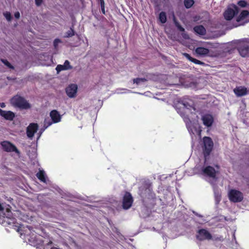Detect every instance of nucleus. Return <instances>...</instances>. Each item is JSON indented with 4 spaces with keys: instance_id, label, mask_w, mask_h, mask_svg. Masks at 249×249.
Instances as JSON below:
<instances>
[{
    "instance_id": "f257e3e1",
    "label": "nucleus",
    "mask_w": 249,
    "mask_h": 249,
    "mask_svg": "<svg viewBox=\"0 0 249 249\" xmlns=\"http://www.w3.org/2000/svg\"><path fill=\"white\" fill-rule=\"evenodd\" d=\"M28 230L25 231L24 235L25 239L27 241L29 244L32 246H36L41 243L39 240V235L33 230V228L31 226L27 227Z\"/></svg>"
},
{
    "instance_id": "f03ea898",
    "label": "nucleus",
    "mask_w": 249,
    "mask_h": 249,
    "mask_svg": "<svg viewBox=\"0 0 249 249\" xmlns=\"http://www.w3.org/2000/svg\"><path fill=\"white\" fill-rule=\"evenodd\" d=\"M10 103L13 107L21 109H27L31 107L30 104L24 97L18 95L13 97Z\"/></svg>"
},
{
    "instance_id": "7ed1b4c3",
    "label": "nucleus",
    "mask_w": 249,
    "mask_h": 249,
    "mask_svg": "<svg viewBox=\"0 0 249 249\" xmlns=\"http://www.w3.org/2000/svg\"><path fill=\"white\" fill-rule=\"evenodd\" d=\"M203 153L205 158L208 157L213 147V142L212 139L209 137H204L203 138Z\"/></svg>"
},
{
    "instance_id": "20e7f679",
    "label": "nucleus",
    "mask_w": 249,
    "mask_h": 249,
    "mask_svg": "<svg viewBox=\"0 0 249 249\" xmlns=\"http://www.w3.org/2000/svg\"><path fill=\"white\" fill-rule=\"evenodd\" d=\"M228 196L230 200L234 203L241 202L244 198L243 193L235 189H231L228 193Z\"/></svg>"
},
{
    "instance_id": "39448f33",
    "label": "nucleus",
    "mask_w": 249,
    "mask_h": 249,
    "mask_svg": "<svg viewBox=\"0 0 249 249\" xmlns=\"http://www.w3.org/2000/svg\"><path fill=\"white\" fill-rule=\"evenodd\" d=\"M238 12V8L235 4L229 5L224 13V18L227 20H231Z\"/></svg>"
},
{
    "instance_id": "423d86ee",
    "label": "nucleus",
    "mask_w": 249,
    "mask_h": 249,
    "mask_svg": "<svg viewBox=\"0 0 249 249\" xmlns=\"http://www.w3.org/2000/svg\"><path fill=\"white\" fill-rule=\"evenodd\" d=\"M196 238L200 241L210 240L212 239V235L207 230L201 229L197 231Z\"/></svg>"
},
{
    "instance_id": "0eeeda50",
    "label": "nucleus",
    "mask_w": 249,
    "mask_h": 249,
    "mask_svg": "<svg viewBox=\"0 0 249 249\" xmlns=\"http://www.w3.org/2000/svg\"><path fill=\"white\" fill-rule=\"evenodd\" d=\"M133 202V198L131 194L128 192H125L123 198L122 206L124 209H129Z\"/></svg>"
},
{
    "instance_id": "6e6552de",
    "label": "nucleus",
    "mask_w": 249,
    "mask_h": 249,
    "mask_svg": "<svg viewBox=\"0 0 249 249\" xmlns=\"http://www.w3.org/2000/svg\"><path fill=\"white\" fill-rule=\"evenodd\" d=\"M147 79H133L129 83V87L131 88H143L146 87L147 85L146 82Z\"/></svg>"
},
{
    "instance_id": "1a4fd4ad",
    "label": "nucleus",
    "mask_w": 249,
    "mask_h": 249,
    "mask_svg": "<svg viewBox=\"0 0 249 249\" xmlns=\"http://www.w3.org/2000/svg\"><path fill=\"white\" fill-rule=\"evenodd\" d=\"M3 149L7 152H15L16 153H19V151L16 146L8 141H3L1 143Z\"/></svg>"
},
{
    "instance_id": "9d476101",
    "label": "nucleus",
    "mask_w": 249,
    "mask_h": 249,
    "mask_svg": "<svg viewBox=\"0 0 249 249\" xmlns=\"http://www.w3.org/2000/svg\"><path fill=\"white\" fill-rule=\"evenodd\" d=\"M38 125L36 123H31L27 127L26 134L28 138H32L37 131Z\"/></svg>"
},
{
    "instance_id": "9b49d317",
    "label": "nucleus",
    "mask_w": 249,
    "mask_h": 249,
    "mask_svg": "<svg viewBox=\"0 0 249 249\" xmlns=\"http://www.w3.org/2000/svg\"><path fill=\"white\" fill-rule=\"evenodd\" d=\"M77 90V86L76 84H71L66 88V92L70 98L75 97Z\"/></svg>"
},
{
    "instance_id": "f8f14e48",
    "label": "nucleus",
    "mask_w": 249,
    "mask_h": 249,
    "mask_svg": "<svg viewBox=\"0 0 249 249\" xmlns=\"http://www.w3.org/2000/svg\"><path fill=\"white\" fill-rule=\"evenodd\" d=\"M0 116L8 121H13L15 117V114L11 111L3 110L0 108Z\"/></svg>"
},
{
    "instance_id": "ddd939ff",
    "label": "nucleus",
    "mask_w": 249,
    "mask_h": 249,
    "mask_svg": "<svg viewBox=\"0 0 249 249\" xmlns=\"http://www.w3.org/2000/svg\"><path fill=\"white\" fill-rule=\"evenodd\" d=\"M201 119L204 125L207 127L211 126L213 122V116L209 114H206L202 116Z\"/></svg>"
},
{
    "instance_id": "4468645a",
    "label": "nucleus",
    "mask_w": 249,
    "mask_h": 249,
    "mask_svg": "<svg viewBox=\"0 0 249 249\" xmlns=\"http://www.w3.org/2000/svg\"><path fill=\"white\" fill-rule=\"evenodd\" d=\"M233 92L237 97L243 96L248 94L247 89L244 86L236 87L233 89Z\"/></svg>"
},
{
    "instance_id": "2eb2a0df",
    "label": "nucleus",
    "mask_w": 249,
    "mask_h": 249,
    "mask_svg": "<svg viewBox=\"0 0 249 249\" xmlns=\"http://www.w3.org/2000/svg\"><path fill=\"white\" fill-rule=\"evenodd\" d=\"M202 172L203 174L213 178L216 176L215 170L211 166H207L202 170Z\"/></svg>"
},
{
    "instance_id": "dca6fc26",
    "label": "nucleus",
    "mask_w": 249,
    "mask_h": 249,
    "mask_svg": "<svg viewBox=\"0 0 249 249\" xmlns=\"http://www.w3.org/2000/svg\"><path fill=\"white\" fill-rule=\"evenodd\" d=\"M50 116L53 123H57L60 122L61 116L56 110H53L50 113Z\"/></svg>"
},
{
    "instance_id": "f3484780",
    "label": "nucleus",
    "mask_w": 249,
    "mask_h": 249,
    "mask_svg": "<svg viewBox=\"0 0 249 249\" xmlns=\"http://www.w3.org/2000/svg\"><path fill=\"white\" fill-rule=\"evenodd\" d=\"M72 67L70 65L68 60H66L63 65H58L56 67V70L58 73L62 71H66L71 70Z\"/></svg>"
},
{
    "instance_id": "a211bd4d",
    "label": "nucleus",
    "mask_w": 249,
    "mask_h": 249,
    "mask_svg": "<svg viewBox=\"0 0 249 249\" xmlns=\"http://www.w3.org/2000/svg\"><path fill=\"white\" fill-rule=\"evenodd\" d=\"M249 16V12L247 10H243L236 18L238 22H242L243 23L248 22L247 18Z\"/></svg>"
},
{
    "instance_id": "6ab92c4d",
    "label": "nucleus",
    "mask_w": 249,
    "mask_h": 249,
    "mask_svg": "<svg viewBox=\"0 0 249 249\" xmlns=\"http://www.w3.org/2000/svg\"><path fill=\"white\" fill-rule=\"evenodd\" d=\"M196 54L200 56H206L209 53V50L204 47H197L195 49Z\"/></svg>"
},
{
    "instance_id": "aec40b11",
    "label": "nucleus",
    "mask_w": 249,
    "mask_h": 249,
    "mask_svg": "<svg viewBox=\"0 0 249 249\" xmlns=\"http://www.w3.org/2000/svg\"><path fill=\"white\" fill-rule=\"evenodd\" d=\"M238 51L242 57L249 56V47L247 45L240 46L238 48Z\"/></svg>"
},
{
    "instance_id": "412c9836",
    "label": "nucleus",
    "mask_w": 249,
    "mask_h": 249,
    "mask_svg": "<svg viewBox=\"0 0 249 249\" xmlns=\"http://www.w3.org/2000/svg\"><path fill=\"white\" fill-rule=\"evenodd\" d=\"M194 31L200 35H204L206 33L205 28L202 25L196 26L194 28Z\"/></svg>"
},
{
    "instance_id": "4be33fe9",
    "label": "nucleus",
    "mask_w": 249,
    "mask_h": 249,
    "mask_svg": "<svg viewBox=\"0 0 249 249\" xmlns=\"http://www.w3.org/2000/svg\"><path fill=\"white\" fill-rule=\"evenodd\" d=\"M183 55L187 58L188 59V60H189L190 61H191V62L194 63L195 64H200V65H202V64H203L204 63L202 62H201L200 61L196 59H195V58H194L193 57H192L188 53H184L183 54Z\"/></svg>"
},
{
    "instance_id": "5701e85b",
    "label": "nucleus",
    "mask_w": 249,
    "mask_h": 249,
    "mask_svg": "<svg viewBox=\"0 0 249 249\" xmlns=\"http://www.w3.org/2000/svg\"><path fill=\"white\" fill-rule=\"evenodd\" d=\"M168 79H163V78H161V79H156V81L158 83H160L161 84V85H159V86H157V87H159V88L160 89H165L166 88V87H167V86L168 85H171V84H165V83L166 82V80H167Z\"/></svg>"
},
{
    "instance_id": "b1692460",
    "label": "nucleus",
    "mask_w": 249,
    "mask_h": 249,
    "mask_svg": "<svg viewBox=\"0 0 249 249\" xmlns=\"http://www.w3.org/2000/svg\"><path fill=\"white\" fill-rule=\"evenodd\" d=\"M37 178L42 182L44 183L46 182V179L45 172L43 170H39V171L36 174Z\"/></svg>"
},
{
    "instance_id": "393cba45",
    "label": "nucleus",
    "mask_w": 249,
    "mask_h": 249,
    "mask_svg": "<svg viewBox=\"0 0 249 249\" xmlns=\"http://www.w3.org/2000/svg\"><path fill=\"white\" fill-rule=\"evenodd\" d=\"M159 19L161 23H164L166 22L167 19L166 14L165 12H161V13H160L159 15Z\"/></svg>"
},
{
    "instance_id": "a878e982",
    "label": "nucleus",
    "mask_w": 249,
    "mask_h": 249,
    "mask_svg": "<svg viewBox=\"0 0 249 249\" xmlns=\"http://www.w3.org/2000/svg\"><path fill=\"white\" fill-rule=\"evenodd\" d=\"M184 3L186 8L191 7L194 3L193 0H184Z\"/></svg>"
},
{
    "instance_id": "bb28decb",
    "label": "nucleus",
    "mask_w": 249,
    "mask_h": 249,
    "mask_svg": "<svg viewBox=\"0 0 249 249\" xmlns=\"http://www.w3.org/2000/svg\"><path fill=\"white\" fill-rule=\"evenodd\" d=\"M73 28V26H72L71 27L70 30L66 33V35L64 36L65 37H70L74 35V31Z\"/></svg>"
},
{
    "instance_id": "cd10ccee",
    "label": "nucleus",
    "mask_w": 249,
    "mask_h": 249,
    "mask_svg": "<svg viewBox=\"0 0 249 249\" xmlns=\"http://www.w3.org/2000/svg\"><path fill=\"white\" fill-rule=\"evenodd\" d=\"M237 4L241 7H246L247 6V2L244 0H240L237 2Z\"/></svg>"
},
{
    "instance_id": "c85d7f7f",
    "label": "nucleus",
    "mask_w": 249,
    "mask_h": 249,
    "mask_svg": "<svg viewBox=\"0 0 249 249\" xmlns=\"http://www.w3.org/2000/svg\"><path fill=\"white\" fill-rule=\"evenodd\" d=\"M1 62L8 68L10 69H13V67L11 64L6 59H1Z\"/></svg>"
},
{
    "instance_id": "c756f323",
    "label": "nucleus",
    "mask_w": 249,
    "mask_h": 249,
    "mask_svg": "<svg viewBox=\"0 0 249 249\" xmlns=\"http://www.w3.org/2000/svg\"><path fill=\"white\" fill-rule=\"evenodd\" d=\"M1 62L8 68L10 69H13V67L11 64L6 59H1Z\"/></svg>"
},
{
    "instance_id": "7c9ffc66",
    "label": "nucleus",
    "mask_w": 249,
    "mask_h": 249,
    "mask_svg": "<svg viewBox=\"0 0 249 249\" xmlns=\"http://www.w3.org/2000/svg\"><path fill=\"white\" fill-rule=\"evenodd\" d=\"M3 15L8 21H10L11 19V15L10 12H6L3 13Z\"/></svg>"
},
{
    "instance_id": "2f4dec72",
    "label": "nucleus",
    "mask_w": 249,
    "mask_h": 249,
    "mask_svg": "<svg viewBox=\"0 0 249 249\" xmlns=\"http://www.w3.org/2000/svg\"><path fill=\"white\" fill-rule=\"evenodd\" d=\"M53 123V121L51 122L50 121H47L45 120L44 121V126L47 128L52 125Z\"/></svg>"
},
{
    "instance_id": "473e14b6",
    "label": "nucleus",
    "mask_w": 249,
    "mask_h": 249,
    "mask_svg": "<svg viewBox=\"0 0 249 249\" xmlns=\"http://www.w3.org/2000/svg\"><path fill=\"white\" fill-rule=\"evenodd\" d=\"M6 212H7V215H6V217L11 219V217L12 216V213L9 209H6Z\"/></svg>"
},
{
    "instance_id": "72a5a7b5",
    "label": "nucleus",
    "mask_w": 249,
    "mask_h": 249,
    "mask_svg": "<svg viewBox=\"0 0 249 249\" xmlns=\"http://www.w3.org/2000/svg\"><path fill=\"white\" fill-rule=\"evenodd\" d=\"M61 42L60 40L59 39H55L53 41V45L55 48H56L57 46L58 43H59Z\"/></svg>"
},
{
    "instance_id": "f704fd0d",
    "label": "nucleus",
    "mask_w": 249,
    "mask_h": 249,
    "mask_svg": "<svg viewBox=\"0 0 249 249\" xmlns=\"http://www.w3.org/2000/svg\"><path fill=\"white\" fill-rule=\"evenodd\" d=\"M42 2L43 0H35V3L37 6L41 5Z\"/></svg>"
},
{
    "instance_id": "c9c22d12",
    "label": "nucleus",
    "mask_w": 249,
    "mask_h": 249,
    "mask_svg": "<svg viewBox=\"0 0 249 249\" xmlns=\"http://www.w3.org/2000/svg\"><path fill=\"white\" fill-rule=\"evenodd\" d=\"M176 25L177 27H178V29L180 31H181V32L184 31V29L182 27H181L179 24L176 23Z\"/></svg>"
},
{
    "instance_id": "e433bc0d",
    "label": "nucleus",
    "mask_w": 249,
    "mask_h": 249,
    "mask_svg": "<svg viewBox=\"0 0 249 249\" xmlns=\"http://www.w3.org/2000/svg\"><path fill=\"white\" fill-rule=\"evenodd\" d=\"M212 240H213L214 241H222L223 240V237H222V236L214 237L213 238L212 237Z\"/></svg>"
},
{
    "instance_id": "4c0bfd02",
    "label": "nucleus",
    "mask_w": 249,
    "mask_h": 249,
    "mask_svg": "<svg viewBox=\"0 0 249 249\" xmlns=\"http://www.w3.org/2000/svg\"><path fill=\"white\" fill-rule=\"evenodd\" d=\"M98 2H99L101 5V7H103L105 6V1L104 0H96Z\"/></svg>"
},
{
    "instance_id": "58836bf2",
    "label": "nucleus",
    "mask_w": 249,
    "mask_h": 249,
    "mask_svg": "<svg viewBox=\"0 0 249 249\" xmlns=\"http://www.w3.org/2000/svg\"><path fill=\"white\" fill-rule=\"evenodd\" d=\"M14 16L16 18L18 19L20 17V14L18 12H17L15 13Z\"/></svg>"
},
{
    "instance_id": "ea45409f",
    "label": "nucleus",
    "mask_w": 249,
    "mask_h": 249,
    "mask_svg": "<svg viewBox=\"0 0 249 249\" xmlns=\"http://www.w3.org/2000/svg\"><path fill=\"white\" fill-rule=\"evenodd\" d=\"M190 87H193V88H196V85L195 83H192L191 82L190 84Z\"/></svg>"
},
{
    "instance_id": "a19ab883",
    "label": "nucleus",
    "mask_w": 249,
    "mask_h": 249,
    "mask_svg": "<svg viewBox=\"0 0 249 249\" xmlns=\"http://www.w3.org/2000/svg\"><path fill=\"white\" fill-rule=\"evenodd\" d=\"M0 107H1V108H4L5 107V104L4 103H0Z\"/></svg>"
},
{
    "instance_id": "79ce46f5",
    "label": "nucleus",
    "mask_w": 249,
    "mask_h": 249,
    "mask_svg": "<svg viewBox=\"0 0 249 249\" xmlns=\"http://www.w3.org/2000/svg\"><path fill=\"white\" fill-rule=\"evenodd\" d=\"M101 7V10H102V13L105 14V6H104L103 7Z\"/></svg>"
},
{
    "instance_id": "37998d69",
    "label": "nucleus",
    "mask_w": 249,
    "mask_h": 249,
    "mask_svg": "<svg viewBox=\"0 0 249 249\" xmlns=\"http://www.w3.org/2000/svg\"><path fill=\"white\" fill-rule=\"evenodd\" d=\"M182 36L184 38H188V35H187L186 34H182Z\"/></svg>"
},
{
    "instance_id": "c03bdc74",
    "label": "nucleus",
    "mask_w": 249,
    "mask_h": 249,
    "mask_svg": "<svg viewBox=\"0 0 249 249\" xmlns=\"http://www.w3.org/2000/svg\"><path fill=\"white\" fill-rule=\"evenodd\" d=\"M3 209L2 206H1V204L0 203V211L2 210Z\"/></svg>"
},
{
    "instance_id": "a18cd8bd",
    "label": "nucleus",
    "mask_w": 249,
    "mask_h": 249,
    "mask_svg": "<svg viewBox=\"0 0 249 249\" xmlns=\"http://www.w3.org/2000/svg\"><path fill=\"white\" fill-rule=\"evenodd\" d=\"M51 249H58L53 247V248H51Z\"/></svg>"
},
{
    "instance_id": "49530a36",
    "label": "nucleus",
    "mask_w": 249,
    "mask_h": 249,
    "mask_svg": "<svg viewBox=\"0 0 249 249\" xmlns=\"http://www.w3.org/2000/svg\"><path fill=\"white\" fill-rule=\"evenodd\" d=\"M183 105L184 107H186V105L185 104H183Z\"/></svg>"
},
{
    "instance_id": "de8ad7c7",
    "label": "nucleus",
    "mask_w": 249,
    "mask_h": 249,
    "mask_svg": "<svg viewBox=\"0 0 249 249\" xmlns=\"http://www.w3.org/2000/svg\"><path fill=\"white\" fill-rule=\"evenodd\" d=\"M13 80H15L16 79H15V78H13Z\"/></svg>"
}]
</instances>
